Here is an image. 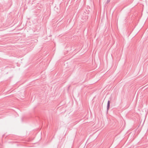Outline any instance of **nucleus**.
<instances>
[{"instance_id":"nucleus-1","label":"nucleus","mask_w":148,"mask_h":148,"mask_svg":"<svg viewBox=\"0 0 148 148\" xmlns=\"http://www.w3.org/2000/svg\"><path fill=\"white\" fill-rule=\"evenodd\" d=\"M110 101H108V104H107V110H108L109 108L110 107Z\"/></svg>"},{"instance_id":"nucleus-2","label":"nucleus","mask_w":148,"mask_h":148,"mask_svg":"<svg viewBox=\"0 0 148 148\" xmlns=\"http://www.w3.org/2000/svg\"><path fill=\"white\" fill-rule=\"evenodd\" d=\"M110 0H109V1H108V2H110Z\"/></svg>"}]
</instances>
